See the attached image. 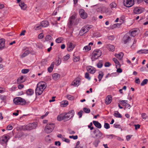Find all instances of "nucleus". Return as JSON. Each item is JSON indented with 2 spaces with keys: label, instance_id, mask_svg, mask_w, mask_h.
I'll list each match as a JSON object with an SVG mask.
<instances>
[{
  "label": "nucleus",
  "instance_id": "62",
  "mask_svg": "<svg viewBox=\"0 0 148 148\" xmlns=\"http://www.w3.org/2000/svg\"><path fill=\"white\" fill-rule=\"evenodd\" d=\"M124 105L125 106V108H128L129 109H130V108L131 107L130 105L129 104L127 103Z\"/></svg>",
  "mask_w": 148,
  "mask_h": 148
},
{
  "label": "nucleus",
  "instance_id": "41",
  "mask_svg": "<svg viewBox=\"0 0 148 148\" xmlns=\"http://www.w3.org/2000/svg\"><path fill=\"white\" fill-rule=\"evenodd\" d=\"M148 82V80L147 79H145L143 80L142 82L141 83V86H143L146 84Z\"/></svg>",
  "mask_w": 148,
  "mask_h": 148
},
{
  "label": "nucleus",
  "instance_id": "14",
  "mask_svg": "<svg viewBox=\"0 0 148 148\" xmlns=\"http://www.w3.org/2000/svg\"><path fill=\"white\" fill-rule=\"evenodd\" d=\"M112 100V96L110 95H108L106 98L105 103L107 105H108L111 103Z\"/></svg>",
  "mask_w": 148,
  "mask_h": 148
},
{
  "label": "nucleus",
  "instance_id": "46",
  "mask_svg": "<svg viewBox=\"0 0 148 148\" xmlns=\"http://www.w3.org/2000/svg\"><path fill=\"white\" fill-rule=\"evenodd\" d=\"M116 4L114 2H113L110 4V6L111 8H114L116 7Z\"/></svg>",
  "mask_w": 148,
  "mask_h": 148
},
{
  "label": "nucleus",
  "instance_id": "52",
  "mask_svg": "<svg viewBox=\"0 0 148 148\" xmlns=\"http://www.w3.org/2000/svg\"><path fill=\"white\" fill-rule=\"evenodd\" d=\"M84 112L82 110H80L78 113L77 114L79 116V118H80L82 117V114Z\"/></svg>",
  "mask_w": 148,
  "mask_h": 148
},
{
  "label": "nucleus",
  "instance_id": "34",
  "mask_svg": "<svg viewBox=\"0 0 148 148\" xmlns=\"http://www.w3.org/2000/svg\"><path fill=\"white\" fill-rule=\"evenodd\" d=\"M114 116L116 118H121L122 117L121 115L118 111H116L114 113Z\"/></svg>",
  "mask_w": 148,
  "mask_h": 148
},
{
  "label": "nucleus",
  "instance_id": "31",
  "mask_svg": "<svg viewBox=\"0 0 148 148\" xmlns=\"http://www.w3.org/2000/svg\"><path fill=\"white\" fill-rule=\"evenodd\" d=\"M54 63L53 62H52L51 65L50 67L48 69V71L50 73L53 70L54 66Z\"/></svg>",
  "mask_w": 148,
  "mask_h": 148
},
{
  "label": "nucleus",
  "instance_id": "28",
  "mask_svg": "<svg viewBox=\"0 0 148 148\" xmlns=\"http://www.w3.org/2000/svg\"><path fill=\"white\" fill-rule=\"evenodd\" d=\"M113 60L114 62L116 64V68H119L120 66L119 61L115 58H114L113 59Z\"/></svg>",
  "mask_w": 148,
  "mask_h": 148
},
{
  "label": "nucleus",
  "instance_id": "51",
  "mask_svg": "<svg viewBox=\"0 0 148 148\" xmlns=\"http://www.w3.org/2000/svg\"><path fill=\"white\" fill-rule=\"evenodd\" d=\"M51 37L50 35H47L45 37V39L47 41L51 40Z\"/></svg>",
  "mask_w": 148,
  "mask_h": 148
},
{
  "label": "nucleus",
  "instance_id": "58",
  "mask_svg": "<svg viewBox=\"0 0 148 148\" xmlns=\"http://www.w3.org/2000/svg\"><path fill=\"white\" fill-rule=\"evenodd\" d=\"M69 138H73L74 140L77 139L78 138V136L77 135H76L75 136H69Z\"/></svg>",
  "mask_w": 148,
  "mask_h": 148
},
{
  "label": "nucleus",
  "instance_id": "10",
  "mask_svg": "<svg viewBox=\"0 0 148 148\" xmlns=\"http://www.w3.org/2000/svg\"><path fill=\"white\" fill-rule=\"evenodd\" d=\"M144 11V9L140 7H136L134 8L133 12L136 14H139L142 13Z\"/></svg>",
  "mask_w": 148,
  "mask_h": 148
},
{
  "label": "nucleus",
  "instance_id": "4",
  "mask_svg": "<svg viewBox=\"0 0 148 148\" xmlns=\"http://www.w3.org/2000/svg\"><path fill=\"white\" fill-rule=\"evenodd\" d=\"M55 127L53 123L47 124L45 128V132L47 134L50 133L53 131Z\"/></svg>",
  "mask_w": 148,
  "mask_h": 148
},
{
  "label": "nucleus",
  "instance_id": "40",
  "mask_svg": "<svg viewBox=\"0 0 148 148\" xmlns=\"http://www.w3.org/2000/svg\"><path fill=\"white\" fill-rule=\"evenodd\" d=\"M83 110L86 113H89L90 111V109L87 108H83Z\"/></svg>",
  "mask_w": 148,
  "mask_h": 148
},
{
  "label": "nucleus",
  "instance_id": "23",
  "mask_svg": "<svg viewBox=\"0 0 148 148\" xmlns=\"http://www.w3.org/2000/svg\"><path fill=\"white\" fill-rule=\"evenodd\" d=\"M87 28H86L85 26L83 27L82 29L80 30L79 34L80 36H82L83 35V33H85L87 32H86Z\"/></svg>",
  "mask_w": 148,
  "mask_h": 148
},
{
  "label": "nucleus",
  "instance_id": "59",
  "mask_svg": "<svg viewBox=\"0 0 148 148\" xmlns=\"http://www.w3.org/2000/svg\"><path fill=\"white\" fill-rule=\"evenodd\" d=\"M24 86L23 85L19 84L18 86V88L19 89H21L24 87Z\"/></svg>",
  "mask_w": 148,
  "mask_h": 148
},
{
  "label": "nucleus",
  "instance_id": "30",
  "mask_svg": "<svg viewBox=\"0 0 148 148\" xmlns=\"http://www.w3.org/2000/svg\"><path fill=\"white\" fill-rule=\"evenodd\" d=\"M137 53H148V49H141L138 51H137Z\"/></svg>",
  "mask_w": 148,
  "mask_h": 148
},
{
  "label": "nucleus",
  "instance_id": "29",
  "mask_svg": "<svg viewBox=\"0 0 148 148\" xmlns=\"http://www.w3.org/2000/svg\"><path fill=\"white\" fill-rule=\"evenodd\" d=\"M24 77L22 76L20 77H19L17 80V83L18 84H21L24 81L23 80Z\"/></svg>",
  "mask_w": 148,
  "mask_h": 148
},
{
  "label": "nucleus",
  "instance_id": "57",
  "mask_svg": "<svg viewBox=\"0 0 148 148\" xmlns=\"http://www.w3.org/2000/svg\"><path fill=\"white\" fill-rule=\"evenodd\" d=\"M0 98L3 101L6 99V96L4 95H1L0 96Z\"/></svg>",
  "mask_w": 148,
  "mask_h": 148
},
{
  "label": "nucleus",
  "instance_id": "27",
  "mask_svg": "<svg viewBox=\"0 0 148 148\" xmlns=\"http://www.w3.org/2000/svg\"><path fill=\"white\" fill-rule=\"evenodd\" d=\"M107 47L110 51H113L114 50L115 47L112 45L108 44L107 45Z\"/></svg>",
  "mask_w": 148,
  "mask_h": 148
},
{
  "label": "nucleus",
  "instance_id": "24",
  "mask_svg": "<svg viewBox=\"0 0 148 148\" xmlns=\"http://www.w3.org/2000/svg\"><path fill=\"white\" fill-rule=\"evenodd\" d=\"M19 5L21 7L22 9L25 10L27 8V5L23 2H21L19 3Z\"/></svg>",
  "mask_w": 148,
  "mask_h": 148
},
{
  "label": "nucleus",
  "instance_id": "1",
  "mask_svg": "<svg viewBox=\"0 0 148 148\" xmlns=\"http://www.w3.org/2000/svg\"><path fill=\"white\" fill-rule=\"evenodd\" d=\"M46 87L47 85L45 82L42 81L39 82L35 90L36 95H41Z\"/></svg>",
  "mask_w": 148,
  "mask_h": 148
},
{
  "label": "nucleus",
  "instance_id": "8",
  "mask_svg": "<svg viewBox=\"0 0 148 148\" xmlns=\"http://www.w3.org/2000/svg\"><path fill=\"white\" fill-rule=\"evenodd\" d=\"M68 116L67 115L66 113L65 114H61L60 115H58L57 117V119L59 121H61L62 120H64L65 121H67L69 120L68 118Z\"/></svg>",
  "mask_w": 148,
  "mask_h": 148
},
{
  "label": "nucleus",
  "instance_id": "43",
  "mask_svg": "<svg viewBox=\"0 0 148 148\" xmlns=\"http://www.w3.org/2000/svg\"><path fill=\"white\" fill-rule=\"evenodd\" d=\"M102 61H100L97 64V66L98 68H101L103 66Z\"/></svg>",
  "mask_w": 148,
  "mask_h": 148
},
{
  "label": "nucleus",
  "instance_id": "53",
  "mask_svg": "<svg viewBox=\"0 0 148 148\" xmlns=\"http://www.w3.org/2000/svg\"><path fill=\"white\" fill-rule=\"evenodd\" d=\"M141 116L142 118L145 120L147 117V116L145 113H143L141 114Z\"/></svg>",
  "mask_w": 148,
  "mask_h": 148
},
{
  "label": "nucleus",
  "instance_id": "54",
  "mask_svg": "<svg viewBox=\"0 0 148 148\" xmlns=\"http://www.w3.org/2000/svg\"><path fill=\"white\" fill-rule=\"evenodd\" d=\"M107 38L108 39L112 40H114V36H108Z\"/></svg>",
  "mask_w": 148,
  "mask_h": 148
},
{
  "label": "nucleus",
  "instance_id": "63",
  "mask_svg": "<svg viewBox=\"0 0 148 148\" xmlns=\"http://www.w3.org/2000/svg\"><path fill=\"white\" fill-rule=\"evenodd\" d=\"M134 126L135 127V129L136 130H137L140 128V125L139 124L134 125Z\"/></svg>",
  "mask_w": 148,
  "mask_h": 148
},
{
  "label": "nucleus",
  "instance_id": "37",
  "mask_svg": "<svg viewBox=\"0 0 148 148\" xmlns=\"http://www.w3.org/2000/svg\"><path fill=\"white\" fill-rule=\"evenodd\" d=\"M29 51L28 50L25 51V52L21 56V57L22 58L25 57L29 53Z\"/></svg>",
  "mask_w": 148,
  "mask_h": 148
},
{
  "label": "nucleus",
  "instance_id": "33",
  "mask_svg": "<svg viewBox=\"0 0 148 148\" xmlns=\"http://www.w3.org/2000/svg\"><path fill=\"white\" fill-rule=\"evenodd\" d=\"M100 142V141L99 139H96L93 142V144L95 147H97Z\"/></svg>",
  "mask_w": 148,
  "mask_h": 148
},
{
  "label": "nucleus",
  "instance_id": "36",
  "mask_svg": "<svg viewBox=\"0 0 148 148\" xmlns=\"http://www.w3.org/2000/svg\"><path fill=\"white\" fill-rule=\"evenodd\" d=\"M68 102L67 101H64L62 102L61 106L62 107H66L68 105Z\"/></svg>",
  "mask_w": 148,
  "mask_h": 148
},
{
  "label": "nucleus",
  "instance_id": "18",
  "mask_svg": "<svg viewBox=\"0 0 148 148\" xmlns=\"http://www.w3.org/2000/svg\"><path fill=\"white\" fill-rule=\"evenodd\" d=\"M5 40L3 38L0 39V49L2 50L5 47Z\"/></svg>",
  "mask_w": 148,
  "mask_h": 148
},
{
  "label": "nucleus",
  "instance_id": "56",
  "mask_svg": "<svg viewBox=\"0 0 148 148\" xmlns=\"http://www.w3.org/2000/svg\"><path fill=\"white\" fill-rule=\"evenodd\" d=\"M44 37L43 34L42 33H40L38 36V38L39 39H41Z\"/></svg>",
  "mask_w": 148,
  "mask_h": 148
},
{
  "label": "nucleus",
  "instance_id": "21",
  "mask_svg": "<svg viewBox=\"0 0 148 148\" xmlns=\"http://www.w3.org/2000/svg\"><path fill=\"white\" fill-rule=\"evenodd\" d=\"M40 24L42 27H46L49 25V23L47 21H43L41 22Z\"/></svg>",
  "mask_w": 148,
  "mask_h": 148
},
{
  "label": "nucleus",
  "instance_id": "60",
  "mask_svg": "<svg viewBox=\"0 0 148 148\" xmlns=\"http://www.w3.org/2000/svg\"><path fill=\"white\" fill-rule=\"evenodd\" d=\"M111 65V64L109 62H106L104 64L105 66L106 67H109Z\"/></svg>",
  "mask_w": 148,
  "mask_h": 148
},
{
  "label": "nucleus",
  "instance_id": "42",
  "mask_svg": "<svg viewBox=\"0 0 148 148\" xmlns=\"http://www.w3.org/2000/svg\"><path fill=\"white\" fill-rule=\"evenodd\" d=\"M91 49V47L90 46H89L88 45L86 46H85L83 49V50H85V51H89Z\"/></svg>",
  "mask_w": 148,
  "mask_h": 148
},
{
  "label": "nucleus",
  "instance_id": "19",
  "mask_svg": "<svg viewBox=\"0 0 148 148\" xmlns=\"http://www.w3.org/2000/svg\"><path fill=\"white\" fill-rule=\"evenodd\" d=\"M87 71L90 73H94L95 72V70L91 66H88L87 67Z\"/></svg>",
  "mask_w": 148,
  "mask_h": 148
},
{
  "label": "nucleus",
  "instance_id": "39",
  "mask_svg": "<svg viewBox=\"0 0 148 148\" xmlns=\"http://www.w3.org/2000/svg\"><path fill=\"white\" fill-rule=\"evenodd\" d=\"M103 75V73L102 72H101V73L99 74L98 76V78L99 79V82L101 80V79Z\"/></svg>",
  "mask_w": 148,
  "mask_h": 148
},
{
  "label": "nucleus",
  "instance_id": "38",
  "mask_svg": "<svg viewBox=\"0 0 148 148\" xmlns=\"http://www.w3.org/2000/svg\"><path fill=\"white\" fill-rule=\"evenodd\" d=\"M63 38L62 37H59L57 38L56 40V42L58 43L62 42L63 40Z\"/></svg>",
  "mask_w": 148,
  "mask_h": 148
},
{
  "label": "nucleus",
  "instance_id": "64",
  "mask_svg": "<svg viewBox=\"0 0 148 148\" xmlns=\"http://www.w3.org/2000/svg\"><path fill=\"white\" fill-rule=\"evenodd\" d=\"M132 135H127L126 136V139L127 140V141L129 140L131 137H132Z\"/></svg>",
  "mask_w": 148,
  "mask_h": 148
},
{
  "label": "nucleus",
  "instance_id": "61",
  "mask_svg": "<svg viewBox=\"0 0 148 148\" xmlns=\"http://www.w3.org/2000/svg\"><path fill=\"white\" fill-rule=\"evenodd\" d=\"M13 128L12 126L10 125H9L7 127V129L8 130H12Z\"/></svg>",
  "mask_w": 148,
  "mask_h": 148
},
{
  "label": "nucleus",
  "instance_id": "20",
  "mask_svg": "<svg viewBox=\"0 0 148 148\" xmlns=\"http://www.w3.org/2000/svg\"><path fill=\"white\" fill-rule=\"evenodd\" d=\"M137 32V31L136 30L134 29L130 31L129 32L127 33L130 34V36H132L134 37L136 35Z\"/></svg>",
  "mask_w": 148,
  "mask_h": 148
},
{
  "label": "nucleus",
  "instance_id": "45",
  "mask_svg": "<svg viewBox=\"0 0 148 148\" xmlns=\"http://www.w3.org/2000/svg\"><path fill=\"white\" fill-rule=\"evenodd\" d=\"M29 71V70L28 69H24L21 70V72L23 73L26 74L28 73Z\"/></svg>",
  "mask_w": 148,
  "mask_h": 148
},
{
  "label": "nucleus",
  "instance_id": "32",
  "mask_svg": "<svg viewBox=\"0 0 148 148\" xmlns=\"http://www.w3.org/2000/svg\"><path fill=\"white\" fill-rule=\"evenodd\" d=\"M34 93V90L31 89H28L26 91V94L28 95H32Z\"/></svg>",
  "mask_w": 148,
  "mask_h": 148
},
{
  "label": "nucleus",
  "instance_id": "9",
  "mask_svg": "<svg viewBox=\"0 0 148 148\" xmlns=\"http://www.w3.org/2000/svg\"><path fill=\"white\" fill-rule=\"evenodd\" d=\"M10 138L9 136L8 137L6 136H3L1 137L0 138V142L1 144H6V145L7 144V142L8 140Z\"/></svg>",
  "mask_w": 148,
  "mask_h": 148
},
{
  "label": "nucleus",
  "instance_id": "47",
  "mask_svg": "<svg viewBox=\"0 0 148 148\" xmlns=\"http://www.w3.org/2000/svg\"><path fill=\"white\" fill-rule=\"evenodd\" d=\"M67 98L69 100H73L74 99V97L70 95H67Z\"/></svg>",
  "mask_w": 148,
  "mask_h": 148
},
{
  "label": "nucleus",
  "instance_id": "48",
  "mask_svg": "<svg viewBox=\"0 0 148 148\" xmlns=\"http://www.w3.org/2000/svg\"><path fill=\"white\" fill-rule=\"evenodd\" d=\"M85 78L88 80H90V77H89V75L88 73H86L85 74Z\"/></svg>",
  "mask_w": 148,
  "mask_h": 148
},
{
  "label": "nucleus",
  "instance_id": "7",
  "mask_svg": "<svg viewBox=\"0 0 148 148\" xmlns=\"http://www.w3.org/2000/svg\"><path fill=\"white\" fill-rule=\"evenodd\" d=\"M123 4L127 7H130L134 4V0H123Z\"/></svg>",
  "mask_w": 148,
  "mask_h": 148
},
{
  "label": "nucleus",
  "instance_id": "44",
  "mask_svg": "<svg viewBox=\"0 0 148 148\" xmlns=\"http://www.w3.org/2000/svg\"><path fill=\"white\" fill-rule=\"evenodd\" d=\"M42 27V26L40 24V25H38V24L36 25L35 26V29L36 30H38L41 29Z\"/></svg>",
  "mask_w": 148,
  "mask_h": 148
},
{
  "label": "nucleus",
  "instance_id": "5",
  "mask_svg": "<svg viewBox=\"0 0 148 148\" xmlns=\"http://www.w3.org/2000/svg\"><path fill=\"white\" fill-rule=\"evenodd\" d=\"M101 51L100 50H95L92 54V56L91 58L92 61H94L98 59V57L101 56Z\"/></svg>",
  "mask_w": 148,
  "mask_h": 148
},
{
  "label": "nucleus",
  "instance_id": "3",
  "mask_svg": "<svg viewBox=\"0 0 148 148\" xmlns=\"http://www.w3.org/2000/svg\"><path fill=\"white\" fill-rule=\"evenodd\" d=\"M37 126V123L36 122L33 123H29L23 127L24 130H31L35 129Z\"/></svg>",
  "mask_w": 148,
  "mask_h": 148
},
{
  "label": "nucleus",
  "instance_id": "16",
  "mask_svg": "<svg viewBox=\"0 0 148 148\" xmlns=\"http://www.w3.org/2000/svg\"><path fill=\"white\" fill-rule=\"evenodd\" d=\"M67 115L68 116V118L69 119L72 118L74 116L75 112L74 110H72L69 111L67 113Z\"/></svg>",
  "mask_w": 148,
  "mask_h": 148
},
{
  "label": "nucleus",
  "instance_id": "25",
  "mask_svg": "<svg viewBox=\"0 0 148 148\" xmlns=\"http://www.w3.org/2000/svg\"><path fill=\"white\" fill-rule=\"evenodd\" d=\"M124 54L122 52H120L119 54H115V56L119 60H121L123 58Z\"/></svg>",
  "mask_w": 148,
  "mask_h": 148
},
{
  "label": "nucleus",
  "instance_id": "2",
  "mask_svg": "<svg viewBox=\"0 0 148 148\" xmlns=\"http://www.w3.org/2000/svg\"><path fill=\"white\" fill-rule=\"evenodd\" d=\"M13 102L16 105H25L26 103V101L24 99L20 97H17L13 99Z\"/></svg>",
  "mask_w": 148,
  "mask_h": 148
},
{
  "label": "nucleus",
  "instance_id": "26",
  "mask_svg": "<svg viewBox=\"0 0 148 148\" xmlns=\"http://www.w3.org/2000/svg\"><path fill=\"white\" fill-rule=\"evenodd\" d=\"M102 133L100 131H99V132H98L95 135V136L94 137V138H96V139H99L102 136Z\"/></svg>",
  "mask_w": 148,
  "mask_h": 148
},
{
  "label": "nucleus",
  "instance_id": "22",
  "mask_svg": "<svg viewBox=\"0 0 148 148\" xmlns=\"http://www.w3.org/2000/svg\"><path fill=\"white\" fill-rule=\"evenodd\" d=\"M93 123L95 126L97 128L100 129L101 127V124L98 121H93Z\"/></svg>",
  "mask_w": 148,
  "mask_h": 148
},
{
  "label": "nucleus",
  "instance_id": "35",
  "mask_svg": "<svg viewBox=\"0 0 148 148\" xmlns=\"http://www.w3.org/2000/svg\"><path fill=\"white\" fill-rule=\"evenodd\" d=\"M73 61L74 62H77L79 61L80 59V57L79 56H76L75 55H73Z\"/></svg>",
  "mask_w": 148,
  "mask_h": 148
},
{
  "label": "nucleus",
  "instance_id": "50",
  "mask_svg": "<svg viewBox=\"0 0 148 148\" xmlns=\"http://www.w3.org/2000/svg\"><path fill=\"white\" fill-rule=\"evenodd\" d=\"M104 127L106 129H108L110 127L109 124L107 123H105Z\"/></svg>",
  "mask_w": 148,
  "mask_h": 148
},
{
  "label": "nucleus",
  "instance_id": "11",
  "mask_svg": "<svg viewBox=\"0 0 148 148\" xmlns=\"http://www.w3.org/2000/svg\"><path fill=\"white\" fill-rule=\"evenodd\" d=\"M75 19V17L74 16H72L69 18L68 25L69 28H71L72 27L73 23Z\"/></svg>",
  "mask_w": 148,
  "mask_h": 148
},
{
  "label": "nucleus",
  "instance_id": "15",
  "mask_svg": "<svg viewBox=\"0 0 148 148\" xmlns=\"http://www.w3.org/2000/svg\"><path fill=\"white\" fill-rule=\"evenodd\" d=\"M81 79L79 77L76 78L73 82V84L75 86H77L79 84Z\"/></svg>",
  "mask_w": 148,
  "mask_h": 148
},
{
  "label": "nucleus",
  "instance_id": "17",
  "mask_svg": "<svg viewBox=\"0 0 148 148\" xmlns=\"http://www.w3.org/2000/svg\"><path fill=\"white\" fill-rule=\"evenodd\" d=\"M53 79L55 80L56 81L58 80L60 77V75L57 73H55L53 74L52 75Z\"/></svg>",
  "mask_w": 148,
  "mask_h": 148
},
{
  "label": "nucleus",
  "instance_id": "13",
  "mask_svg": "<svg viewBox=\"0 0 148 148\" xmlns=\"http://www.w3.org/2000/svg\"><path fill=\"white\" fill-rule=\"evenodd\" d=\"M75 47V45L71 42H69L67 44V51H72Z\"/></svg>",
  "mask_w": 148,
  "mask_h": 148
},
{
  "label": "nucleus",
  "instance_id": "12",
  "mask_svg": "<svg viewBox=\"0 0 148 148\" xmlns=\"http://www.w3.org/2000/svg\"><path fill=\"white\" fill-rule=\"evenodd\" d=\"M79 13L80 17L82 18L85 19L87 17V14L85 12L84 10L81 9L79 10Z\"/></svg>",
  "mask_w": 148,
  "mask_h": 148
},
{
  "label": "nucleus",
  "instance_id": "49",
  "mask_svg": "<svg viewBox=\"0 0 148 148\" xmlns=\"http://www.w3.org/2000/svg\"><path fill=\"white\" fill-rule=\"evenodd\" d=\"M85 26L87 28L86 32H88L90 29L92 27V26L91 25H87Z\"/></svg>",
  "mask_w": 148,
  "mask_h": 148
},
{
  "label": "nucleus",
  "instance_id": "55",
  "mask_svg": "<svg viewBox=\"0 0 148 148\" xmlns=\"http://www.w3.org/2000/svg\"><path fill=\"white\" fill-rule=\"evenodd\" d=\"M70 58V55L68 54L64 57V59L65 60H68Z\"/></svg>",
  "mask_w": 148,
  "mask_h": 148
},
{
  "label": "nucleus",
  "instance_id": "6",
  "mask_svg": "<svg viewBox=\"0 0 148 148\" xmlns=\"http://www.w3.org/2000/svg\"><path fill=\"white\" fill-rule=\"evenodd\" d=\"M129 33H126L124 36L122 40V42L124 44H128L131 40Z\"/></svg>",
  "mask_w": 148,
  "mask_h": 148
}]
</instances>
